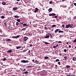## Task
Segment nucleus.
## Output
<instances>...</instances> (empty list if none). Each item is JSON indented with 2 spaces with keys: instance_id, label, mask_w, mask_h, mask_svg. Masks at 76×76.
Masks as SVG:
<instances>
[{
  "instance_id": "obj_1",
  "label": "nucleus",
  "mask_w": 76,
  "mask_h": 76,
  "mask_svg": "<svg viewBox=\"0 0 76 76\" xmlns=\"http://www.w3.org/2000/svg\"><path fill=\"white\" fill-rule=\"evenodd\" d=\"M47 35L46 36H45V38H48L50 37V36H51V34L50 33H47Z\"/></svg>"
},
{
  "instance_id": "obj_2",
  "label": "nucleus",
  "mask_w": 76,
  "mask_h": 76,
  "mask_svg": "<svg viewBox=\"0 0 76 76\" xmlns=\"http://www.w3.org/2000/svg\"><path fill=\"white\" fill-rule=\"evenodd\" d=\"M29 61L26 60V61L25 60H23L21 61V63H28V62H29Z\"/></svg>"
},
{
  "instance_id": "obj_3",
  "label": "nucleus",
  "mask_w": 76,
  "mask_h": 76,
  "mask_svg": "<svg viewBox=\"0 0 76 76\" xmlns=\"http://www.w3.org/2000/svg\"><path fill=\"white\" fill-rule=\"evenodd\" d=\"M28 39V38L26 37H25L23 38V40L24 41H26V40Z\"/></svg>"
},
{
  "instance_id": "obj_4",
  "label": "nucleus",
  "mask_w": 76,
  "mask_h": 76,
  "mask_svg": "<svg viewBox=\"0 0 76 76\" xmlns=\"http://www.w3.org/2000/svg\"><path fill=\"white\" fill-rule=\"evenodd\" d=\"M19 37H20V35L17 36L16 37L15 36H12V38H18Z\"/></svg>"
},
{
  "instance_id": "obj_5",
  "label": "nucleus",
  "mask_w": 76,
  "mask_h": 76,
  "mask_svg": "<svg viewBox=\"0 0 76 76\" xmlns=\"http://www.w3.org/2000/svg\"><path fill=\"white\" fill-rule=\"evenodd\" d=\"M49 16H55V15H56V14L55 13H53L49 14Z\"/></svg>"
},
{
  "instance_id": "obj_6",
  "label": "nucleus",
  "mask_w": 76,
  "mask_h": 76,
  "mask_svg": "<svg viewBox=\"0 0 76 76\" xmlns=\"http://www.w3.org/2000/svg\"><path fill=\"white\" fill-rule=\"evenodd\" d=\"M70 24H69L68 25H66V28H70Z\"/></svg>"
},
{
  "instance_id": "obj_7",
  "label": "nucleus",
  "mask_w": 76,
  "mask_h": 76,
  "mask_svg": "<svg viewBox=\"0 0 76 76\" xmlns=\"http://www.w3.org/2000/svg\"><path fill=\"white\" fill-rule=\"evenodd\" d=\"M12 50H8L7 53H12Z\"/></svg>"
},
{
  "instance_id": "obj_8",
  "label": "nucleus",
  "mask_w": 76,
  "mask_h": 76,
  "mask_svg": "<svg viewBox=\"0 0 76 76\" xmlns=\"http://www.w3.org/2000/svg\"><path fill=\"white\" fill-rule=\"evenodd\" d=\"M59 31V29H56V30H55V31H54V32L56 34H57V32H58Z\"/></svg>"
},
{
  "instance_id": "obj_9",
  "label": "nucleus",
  "mask_w": 76,
  "mask_h": 76,
  "mask_svg": "<svg viewBox=\"0 0 76 76\" xmlns=\"http://www.w3.org/2000/svg\"><path fill=\"white\" fill-rule=\"evenodd\" d=\"M38 8H36L35 9V10L34 12V13L37 12V11H38Z\"/></svg>"
},
{
  "instance_id": "obj_10",
  "label": "nucleus",
  "mask_w": 76,
  "mask_h": 76,
  "mask_svg": "<svg viewBox=\"0 0 76 76\" xmlns=\"http://www.w3.org/2000/svg\"><path fill=\"white\" fill-rule=\"evenodd\" d=\"M52 10H53V9L52 8H50L48 10V11L51 12V11H52Z\"/></svg>"
},
{
  "instance_id": "obj_11",
  "label": "nucleus",
  "mask_w": 76,
  "mask_h": 76,
  "mask_svg": "<svg viewBox=\"0 0 76 76\" xmlns=\"http://www.w3.org/2000/svg\"><path fill=\"white\" fill-rule=\"evenodd\" d=\"M28 72L27 71L23 72V74H28Z\"/></svg>"
},
{
  "instance_id": "obj_12",
  "label": "nucleus",
  "mask_w": 76,
  "mask_h": 76,
  "mask_svg": "<svg viewBox=\"0 0 76 76\" xmlns=\"http://www.w3.org/2000/svg\"><path fill=\"white\" fill-rule=\"evenodd\" d=\"M12 27L10 26H9L8 27V29H10V30H12Z\"/></svg>"
},
{
  "instance_id": "obj_13",
  "label": "nucleus",
  "mask_w": 76,
  "mask_h": 76,
  "mask_svg": "<svg viewBox=\"0 0 76 76\" xmlns=\"http://www.w3.org/2000/svg\"><path fill=\"white\" fill-rule=\"evenodd\" d=\"M5 17L4 16H2L1 17V19H4Z\"/></svg>"
},
{
  "instance_id": "obj_14",
  "label": "nucleus",
  "mask_w": 76,
  "mask_h": 76,
  "mask_svg": "<svg viewBox=\"0 0 76 76\" xmlns=\"http://www.w3.org/2000/svg\"><path fill=\"white\" fill-rule=\"evenodd\" d=\"M43 42H44V43H45V44H49V43L47 42L43 41Z\"/></svg>"
},
{
  "instance_id": "obj_15",
  "label": "nucleus",
  "mask_w": 76,
  "mask_h": 76,
  "mask_svg": "<svg viewBox=\"0 0 76 76\" xmlns=\"http://www.w3.org/2000/svg\"><path fill=\"white\" fill-rule=\"evenodd\" d=\"M2 4L3 5H6V3L4 2H2Z\"/></svg>"
},
{
  "instance_id": "obj_16",
  "label": "nucleus",
  "mask_w": 76,
  "mask_h": 76,
  "mask_svg": "<svg viewBox=\"0 0 76 76\" xmlns=\"http://www.w3.org/2000/svg\"><path fill=\"white\" fill-rule=\"evenodd\" d=\"M13 9V10H14V11L16 10H17V7H14Z\"/></svg>"
},
{
  "instance_id": "obj_17",
  "label": "nucleus",
  "mask_w": 76,
  "mask_h": 76,
  "mask_svg": "<svg viewBox=\"0 0 76 76\" xmlns=\"http://www.w3.org/2000/svg\"><path fill=\"white\" fill-rule=\"evenodd\" d=\"M7 41H11L12 40L10 39H8L6 40Z\"/></svg>"
},
{
  "instance_id": "obj_18",
  "label": "nucleus",
  "mask_w": 76,
  "mask_h": 76,
  "mask_svg": "<svg viewBox=\"0 0 76 76\" xmlns=\"http://www.w3.org/2000/svg\"><path fill=\"white\" fill-rule=\"evenodd\" d=\"M56 25H53L52 26L51 28H54V27H56Z\"/></svg>"
},
{
  "instance_id": "obj_19",
  "label": "nucleus",
  "mask_w": 76,
  "mask_h": 76,
  "mask_svg": "<svg viewBox=\"0 0 76 76\" xmlns=\"http://www.w3.org/2000/svg\"><path fill=\"white\" fill-rule=\"evenodd\" d=\"M72 60H73V61H76V58L75 57H73L72 58Z\"/></svg>"
},
{
  "instance_id": "obj_20",
  "label": "nucleus",
  "mask_w": 76,
  "mask_h": 76,
  "mask_svg": "<svg viewBox=\"0 0 76 76\" xmlns=\"http://www.w3.org/2000/svg\"><path fill=\"white\" fill-rule=\"evenodd\" d=\"M59 33H63V32H64V31H61V30H60L59 31H58Z\"/></svg>"
},
{
  "instance_id": "obj_21",
  "label": "nucleus",
  "mask_w": 76,
  "mask_h": 76,
  "mask_svg": "<svg viewBox=\"0 0 76 76\" xmlns=\"http://www.w3.org/2000/svg\"><path fill=\"white\" fill-rule=\"evenodd\" d=\"M15 18H19V17L18 15H15Z\"/></svg>"
},
{
  "instance_id": "obj_22",
  "label": "nucleus",
  "mask_w": 76,
  "mask_h": 76,
  "mask_svg": "<svg viewBox=\"0 0 76 76\" xmlns=\"http://www.w3.org/2000/svg\"><path fill=\"white\" fill-rule=\"evenodd\" d=\"M70 66L69 65H66V68H70Z\"/></svg>"
},
{
  "instance_id": "obj_23",
  "label": "nucleus",
  "mask_w": 76,
  "mask_h": 76,
  "mask_svg": "<svg viewBox=\"0 0 76 76\" xmlns=\"http://www.w3.org/2000/svg\"><path fill=\"white\" fill-rule=\"evenodd\" d=\"M73 24H70V28H72L73 26Z\"/></svg>"
},
{
  "instance_id": "obj_24",
  "label": "nucleus",
  "mask_w": 76,
  "mask_h": 76,
  "mask_svg": "<svg viewBox=\"0 0 76 76\" xmlns=\"http://www.w3.org/2000/svg\"><path fill=\"white\" fill-rule=\"evenodd\" d=\"M21 47H22L21 46H20V47H17L16 48H17V49H18L19 48H21Z\"/></svg>"
},
{
  "instance_id": "obj_25",
  "label": "nucleus",
  "mask_w": 76,
  "mask_h": 76,
  "mask_svg": "<svg viewBox=\"0 0 76 76\" xmlns=\"http://www.w3.org/2000/svg\"><path fill=\"white\" fill-rule=\"evenodd\" d=\"M49 58V57H47V56H46L45 57V60H47V59H48V58Z\"/></svg>"
},
{
  "instance_id": "obj_26",
  "label": "nucleus",
  "mask_w": 76,
  "mask_h": 76,
  "mask_svg": "<svg viewBox=\"0 0 76 76\" xmlns=\"http://www.w3.org/2000/svg\"><path fill=\"white\" fill-rule=\"evenodd\" d=\"M17 21H18V22H20V19H17Z\"/></svg>"
},
{
  "instance_id": "obj_27",
  "label": "nucleus",
  "mask_w": 76,
  "mask_h": 76,
  "mask_svg": "<svg viewBox=\"0 0 76 76\" xmlns=\"http://www.w3.org/2000/svg\"><path fill=\"white\" fill-rule=\"evenodd\" d=\"M44 28L45 30H48V28H47V27H44Z\"/></svg>"
},
{
  "instance_id": "obj_28",
  "label": "nucleus",
  "mask_w": 76,
  "mask_h": 76,
  "mask_svg": "<svg viewBox=\"0 0 76 76\" xmlns=\"http://www.w3.org/2000/svg\"><path fill=\"white\" fill-rule=\"evenodd\" d=\"M19 23H18V22H16V25L18 26V25H19Z\"/></svg>"
},
{
  "instance_id": "obj_29",
  "label": "nucleus",
  "mask_w": 76,
  "mask_h": 76,
  "mask_svg": "<svg viewBox=\"0 0 76 76\" xmlns=\"http://www.w3.org/2000/svg\"><path fill=\"white\" fill-rule=\"evenodd\" d=\"M55 61L56 62H57V61H60V60H59V59H57Z\"/></svg>"
},
{
  "instance_id": "obj_30",
  "label": "nucleus",
  "mask_w": 76,
  "mask_h": 76,
  "mask_svg": "<svg viewBox=\"0 0 76 76\" xmlns=\"http://www.w3.org/2000/svg\"><path fill=\"white\" fill-rule=\"evenodd\" d=\"M73 19H76V16H74L73 17Z\"/></svg>"
},
{
  "instance_id": "obj_31",
  "label": "nucleus",
  "mask_w": 76,
  "mask_h": 76,
  "mask_svg": "<svg viewBox=\"0 0 76 76\" xmlns=\"http://www.w3.org/2000/svg\"><path fill=\"white\" fill-rule=\"evenodd\" d=\"M31 67V66H26L27 68H29L30 67Z\"/></svg>"
},
{
  "instance_id": "obj_32",
  "label": "nucleus",
  "mask_w": 76,
  "mask_h": 76,
  "mask_svg": "<svg viewBox=\"0 0 76 76\" xmlns=\"http://www.w3.org/2000/svg\"><path fill=\"white\" fill-rule=\"evenodd\" d=\"M64 52H65V53H66V52H67V50H66V49H64Z\"/></svg>"
},
{
  "instance_id": "obj_33",
  "label": "nucleus",
  "mask_w": 76,
  "mask_h": 76,
  "mask_svg": "<svg viewBox=\"0 0 76 76\" xmlns=\"http://www.w3.org/2000/svg\"><path fill=\"white\" fill-rule=\"evenodd\" d=\"M30 53H31V50H29L28 51V54H30Z\"/></svg>"
},
{
  "instance_id": "obj_34",
  "label": "nucleus",
  "mask_w": 76,
  "mask_h": 76,
  "mask_svg": "<svg viewBox=\"0 0 76 76\" xmlns=\"http://www.w3.org/2000/svg\"><path fill=\"white\" fill-rule=\"evenodd\" d=\"M27 25V24L24 23L23 24V26H26Z\"/></svg>"
},
{
  "instance_id": "obj_35",
  "label": "nucleus",
  "mask_w": 76,
  "mask_h": 76,
  "mask_svg": "<svg viewBox=\"0 0 76 76\" xmlns=\"http://www.w3.org/2000/svg\"><path fill=\"white\" fill-rule=\"evenodd\" d=\"M58 64H59V65H61V64H60V62H58Z\"/></svg>"
},
{
  "instance_id": "obj_36",
  "label": "nucleus",
  "mask_w": 76,
  "mask_h": 76,
  "mask_svg": "<svg viewBox=\"0 0 76 76\" xmlns=\"http://www.w3.org/2000/svg\"><path fill=\"white\" fill-rule=\"evenodd\" d=\"M6 58H4L3 60H2V61H6Z\"/></svg>"
},
{
  "instance_id": "obj_37",
  "label": "nucleus",
  "mask_w": 76,
  "mask_h": 76,
  "mask_svg": "<svg viewBox=\"0 0 76 76\" xmlns=\"http://www.w3.org/2000/svg\"><path fill=\"white\" fill-rule=\"evenodd\" d=\"M67 57L66 56H65L64 57V58L65 59V60H66L67 59Z\"/></svg>"
},
{
  "instance_id": "obj_38",
  "label": "nucleus",
  "mask_w": 76,
  "mask_h": 76,
  "mask_svg": "<svg viewBox=\"0 0 76 76\" xmlns=\"http://www.w3.org/2000/svg\"><path fill=\"white\" fill-rule=\"evenodd\" d=\"M57 17H58V16L57 15L55 16H54L55 18H57Z\"/></svg>"
},
{
  "instance_id": "obj_39",
  "label": "nucleus",
  "mask_w": 76,
  "mask_h": 76,
  "mask_svg": "<svg viewBox=\"0 0 76 76\" xmlns=\"http://www.w3.org/2000/svg\"><path fill=\"white\" fill-rule=\"evenodd\" d=\"M73 42L74 43H76V40L75 39L74 41Z\"/></svg>"
},
{
  "instance_id": "obj_40",
  "label": "nucleus",
  "mask_w": 76,
  "mask_h": 76,
  "mask_svg": "<svg viewBox=\"0 0 76 76\" xmlns=\"http://www.w3.org/2000/svg\"><path fill=\"white\" fill-rule=\"evenodd\" d=\"M25 29H25V28H23V29H22V31H25Z\"/></svg>"
},
{
  "instance_id": "obj_41",
  "label": "nucleus",
  "mask_w": 76,
  "mask_h": 76,
  "mask_svg": "<svg viewBox=\"0 0 76 76\" xmlns=\"http://www.w3.org/2000/svg\"><path fill=\"white\" fill-rule=\"evenodd\" d=\"M6 22L4 23V26H6Z\"/></svg>"
},
{
  "instance_id": "obj_42",
  "label": "nucleus",
  "mask_w": 76,
  "mask_h": 76,
  "mask_svg": "<svg viewBox=\"0 0 76 76\" xmlns=\"http://www.w3.org/2000/svg\"><path fill=\"white\" fill-rule=\"evenodd\" d=\"M62 26L63 28H64L65 27L64 25V24H63L62 25Z\"/></svg>"
},
{
  "instance_id": "obj_43",
  "label": "nucleus",
  "mask_w": 76,
  "mask_h": 76,
  "mask_svg": "<svg viewBox=\"0 0 76 76\" xmlns=\"http://www.w3.org/2000/svg\"><path fill=\"white\" fill-rule=\"evenodd\" d=\"M49 3L50 4H51V3H52V1H50L49 2Z\"/></svg>"
},
{
  "instance_id": "obj_44",
  "label": "nucleus",
  "mask_w": 76,
  "mask_h": 76,
  "mask_svg": "<svg viewBox=\"0 0 76 76\" xmlns=\"http://www.w3.org/2000/svg\"><path fill=\"white\" fill-rule=\"evenodd\" d=\"M50 36V38H53V36H52V35H51H51Z\"/></svg>"
},
{
  "instance_id": "obj_45",
  "label": "nucleus",
  "mask_w": 76,
  "mask_h": 76,
  "mask_svg": "<svg viewBox=\"0 0 76 76\" xmlns=\"http://www.w3.org/2000/svg\"><path fill=\"white\" fill-rule=\"evenodd\" d=\"M59 56H61V53H59Z\"/></svg>"
},
{
  "instance_id": "obj_46",
  "label": "nucleus",
  "mask_w": 76,
  "mask_h": 76,
  "mask_svg": "<svg viewBox=\"0 0 76 76\" xmlns=\"http://www.w3.org/2000/svg\"><path fill=\"white\" fill-rule=\"evenodd\" d=\"M53 48H56V46H54L53 47Z\"/></svg>"
},
{
  "instance_id": "obj_47",
  "label": "nucleus",
  "mask_w": 76,
  "mask_h": 76,
  "mask_svg": "<svg viewBox=\"0 0 76 76\" xmlns=\"http://www.w3.org/2000/svg\"><path fill=\"white\" fill-rule=\"evenodd\" d=\"M23 71H26V68H25L23 70Z\"/></svg>"
},
{
  "instance_id": "obj_48",
  "label": "nucleus",
  "mask_w": 76,
  "mask_h": 76,
  "mask_svg": "<svg viewBox=\"0 0 76 76\" xmlns=\"http://www.w3.org/2000/svg\"><path fill=\"white\" fill-rule=\"evenodd\" d=\"M30 47H32V45L31 44L30 45Z\"/></svg>"
},
{
  "instance_id": "obj_49",
  "label": "nucleus",
  "mask_w": 76,
  "mask_h": 76,
  "mask_svg": "<svg viewBox=\"0 0 76 76\" xmlns=\"http://www.w3.org/2000/svg\"><path fill=\"white\" fill-rule=\"evenodd\" d=\"M69 48H71V45H69Z\"/></svg>"
},
{
  "instance_id": "obj_50",
  "label": "nucleus",
  "mask_w": 76,
  "mask_h": 76,
  "mask_svg": "<svg viewBox=\"0 0 76 76\" xmlns=\"http://www.w3.org/2000/svg\"><path fill=\"white\" fill-rule=\"evenodd\" d=\"M74 5H75V6H76V3H75L74 4Z\"/></svg>"
},
{
  "instance_id": "obj_51",
  "label": "nucleus",
  "mask_w": 76,
  "mask_h": 76,
  "mask_svg": "<svg viewBox=\"0 0 76 76\" xmlns=\"http://www.w3.org/2000/svg\"><path fill=\"white\" fill-rule=\"evenodd\" d=\"M29 26V25H26V27H27V26Z\"/></svg>"
},
{
  "instance_id": "obj_52",
  "label": "nucleus",
  "mask_w": 76,
  "mask_h": 76,
  "mask_svg": "<svg viewBox=\"0 0 76 76\" xmlns=\"http://www.w3.org/2000/svg\"><path fill=\"white\" fill-rule=\"evenodd\" d=\"M1 10H0V13H1Z\"/></svg>"
},
{
  "instance_id": "obj_53",
  "label": "nucleus",
  "mask_w": 76,
  "mask_h": 76,
  "mask_svg": "<svg viewBox=\"0 0 76 76\" xmlns=\"http://www.w3.org/2000/svg\"><path fill=\"white\" fill-rule=\"evenodd\" d=\"M58 45H57L56 46V48H57V47H58Z\"/></svg>"
},
{
  "instance_id": "obj_54",
  "label": "nucleus",
  "mask_w": 76,
  "mask_h": 76,
  "mask_svg": "<svg viewBox=\"0 0 76 76\" xmlns=\"http://www.w3.org/2000/svg\"><path fill=\"white\" fill-rule=\"evenodd\" d=\"M32 61H33V62H34V61H35V60L33 59V60H32Z\"/></svg>"
},
{
  "instance_id": "obj_55",
  "label": "nucleus",
  "mask_w": 76,
  "mask_h": 76,
  "mask_svg": "<svg viewBox=\"0 0 76 76\" xmlns=\"http://www.w3.org/2000/svg\"><path fill=\"white\" fill-rule=\"evenodd\" d=\"M22 24H23V23L20 24V25H22Z\"/></svg>"
},
{
  "instance_id": "obj_56",
  "label": "nucleus",
  "mask_w": 76,
  "mask_h": 76,
  "mask_svg": "<svg viewBox=\"0 0 76 76\" xmlns=\"http://www.w3.org/2000/svg\"><path fill=\"white\" fill-rule=\"evenodd\" d=\"M58 42H59V43H61V42L60 41H59Z\"/></svg>"
},
{
  "instance_id": "obj_57",
  "label": "nucleus",
  "mask_w": 76,
  "mask_h": 76,
  "mask_svg": "<svg viewBox=\"0 0 76 76\" xmlns=\"http://www.w3.org/2000/svg\"><path fill=\"white\" fill-rule=\"evenodd\" d=\"M62 1H63V2L64 1H65V0H62Z\"/></svg>"
},
{
  "instance_id": "obj_58",
  "label": "nucleus",
  "mask_w": 76,
  "mask_h": 76,
  "mask_svg": "<svg viewBox=\"0 0 76 76\" xmlns=\"http://www.w3.org/2000/svg\"><path fill=\"white\" fill-rule=\"evenodd\" d=\"M35 61H36V62H38V61L37 60H36Z\"/></svg>"
},
{
  "instance_id": "obj_59",
  "label": "nucleus",
  "mask_w": 76,
  "mask_h": 76,
  "mask_svg": "<svg viewBox=\"0 0 76 76\" xmlns=\"http://www.w3.org/2000/svg\"><path fill=\"white\" fill-rule=\"evenodd\" d=\"M67 76H71L70 75H67Z\"/></svg>"
},
{
  "instance_id": "obj_60",
  "label": "nucleus",
  "mask_w": 76,
  "mask_h": 76,
  "mask_svg": "<svg viewBox=\"0 0 76 76\" xmlns=\"http://www.w3.org/2000/svg\"><path fill=\"white\" fill-rule=\"evenodd\" d=\"M55 66H56V67H57V65H55Z\"/></svg>"
},
{
  "instance_id": "obj_61",
  "label": "nucleus",
  "mask_w": 76,
  "mask_h": 76,
  "mask_svg": "<svg viewBox=\"0 0 76 76\" xmlns=\"http://www.w3.org/2000/svg\"><path fill=\"white\" fill-rule=\"evenodd\" d=\"M20 0H17V1H20Z\"/></svg>"
},
{
  "instance_id": "obj_62",
  "label": "nucleus",
  "mask_w": 76,
  "mask_h": 76,
  "mask_svg": "<svg viewBox=\"0 0 76 76\" xmlns=\"http://www.w3.org/2000/svg\"><path fill=\"white\" fill-rule=\"evenodd\" d=\"M68 44V42L66 43V44Z\"/></svg>"
},
{
  "instance_id": "obj_63",
  "label": "nucleus",
  "mask_w": 76,
  "mask_h": 76,
  "mask_svg": "<svg viewBox=\"0 0 76 76\" xmlns=\"http://www.w3.org/2000/svg\"><path fill=\"white\" fill-rule=\"evenodd\" d=\"M13 76H18L17 75H13Z\"/></svg>"
},
{
  "instance_id": "obj_64",
  "label": "nucleus",
  "mask_w": 76,
  "mask_h": 76,
  "mask_svg": "<svg viewBox=\"0 0 76 76\" xmlns=\"http://www.w3.org/2000/svg\"><path fill=\"white\" fill-rule=\"evenodd\" d=\"M75 48L76 49V46L75 47Z\"/></svg>"
}]
</instances>
